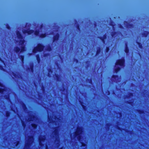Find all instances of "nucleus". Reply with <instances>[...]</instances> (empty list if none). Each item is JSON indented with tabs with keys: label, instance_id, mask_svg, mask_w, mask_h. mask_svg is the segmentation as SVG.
<instances>
[{
	"label": "nucleus",
	"instance_id": "22",
	"mask_svg": "<svg viewBox=\"0 0 149 149\" xmlns=\"http://www.w3.org/2000/svg\"><path fill=\"white\" fill-rule=\"evenodd\" d=\"M118 32L117 31H113L111 32V36L113 38H115L118 34Z\"/></svg>",
	"mask_w": 149,
	"mask_h": 149
},
{
	"label": "nucleus",
	"instance_id": "1",
	"mask_svg": "<svg viewBox=\"0 0 149 149\" xmlns=\"http://www.w3.org/2000/svg\"><path fill=\"white\" fill-rule=\"evenodd\" d=\"M82 132V128L81 127H78L77 128V130L73 134V136H72V134L71 135V138H77V139L81 142L82 140H81V134Z\"/></svg>",
	"mask_w": 149,
	"mask_h": 149
},
{
	"label": "nucleus",
	"instance_id": "21",
	"mask_svg": "<svg viewBox=\"0 0 149 149\" xmlns=\"http://www.w3.org/2000/svg\"><path fill=\"white\" fill-rule=\"evenodd\" d=\"M125 103L131 106H133L134 104V100H132L126 101L125 102Z\"/></svg>",
	"mask_w": 149,
	"mask_h": 149
},
{
	"label": "nucleus",
	"instance_id": "40",
	"mask_svg": "<svg viewBox=\"0 0 149 149\" xmlns=\"http://www.w3.org/2000/svg\"><path fill=\"white\" fill-rule=\"evenodd\" d=\"M4 97L7 100H8L9 99V97L8 95H5L4 96Z\"/></svg>",
	"mask_w": 149,
	"mask_h": 149
},
{
	"label": "nucleus",
	"instance_id": "43",
	"mask_svg": "<svg viewBox=\"0 0 149 149\" xmlns=\"http://www.w3.org/2000/svg\"><path fill=\"white\" fill-rule=\"evenodd\" d=\"M0 70H2L3 71H4L5 69L4 68V67L3 65H0Z\"/></svg>",
	"mask_w": 149,
	"mask_h": 149
},
{
	"label": "nucleus",
	"instance_id": "32",
	"mask_svg": "<svg viewBox=\"0 0 149 149\" xmlns=\"http://www.w3.org/2000/svg\"><path fill=\"white\" fill-rule=\"evenodd\" d=\"M36 59L38 63H39L40 62L41 60L40 56L39 54H38L36 56Z\"/></svg>",
	"mask_w": 149,
	"mask_h": 149
},
{
	"label": "nucleus",
	"instance_id": "24",
	"mask_svg": "<svg viewBox=\"0 0 149 149\" xmlns=\"http://www.w3.org/2000/svg\"><path fill=\"white\" fill-rule=\"evenodd\" d=\"M47 35V34L46 33H42L40 34L39 36V37L41 38H44L46 37Z\"/></svg>",
	"mask_w": 149,
	"mask_h": 149
},
{
	"label": "nucleus",
	"instance_id": "49",
	"mask_svg": "<svg viewBox=\"0 0 149 149\" xmlns=\"http://www.w3.org/2000/svg\"><path fill=\"white\" fill-rule=\"evenodd\" d=\"M0 87H4V86L3 84L0 81Z\"/></svg>",
	"mask_w": 149,
	"mask_h": 149
},
{
	"label": "nucleus",
	"instance_id": "13",
	"mask_svg": "<svg viewBox=\"0 0 149 149\" xmlns=\"http://www.w3.org/2000/svg\"><path fill=\"white\" fill-rule=\"evenodd\" d=\"M60 37V35L59 33H57L54 36L53 38V42H54L57 41Z\"/></svg>",
	"mask_w": 149,
	"mask_h": 149
},
{
	"label": "nucleus",
	"instance_id": "36",
	"mask_svg": "<svg viewBox=\"0 0 149 149\" xmlns=\"http://www.w3.org/2000/svg\"><path fill=\"white\" fill-rule=\"evenodd\" d=\"M111 77L112 79H114L115 80H116L117 78H118L119 76L117 75H113Z\"/></svg>",
	"mask_w": 149,
	"mask_h": 149
},
{
	"label": "nucleus",
	"instance_id": "60",
	"mask_svg": "<svg viewBox=\"0 0 149 149\" xmlns=\"http://www.w3.org/2000/svg\"><path fill=\"white\" fill-rule=\"evenodd\" d=\"M60 149H63V148H60Z\"/></svg>",
	"mask_w": 149,
	"mask_h": 149
},
{
	"label": "nucleus",
	"instance_id": "47",
	"mask_svg": "<svg viewBox=\"0 0 149 149\" xmlns=\"http://www.w3.org/2000/svg\"><path fill=\"white\" fill-rule=\"evenodd\" d=\"M74 61L75 62L77 63H79V60L77 59L74 58Z\"/></svg>",
	"mask_w": 149,
	"mask_h": 149
},
{
	"label": "nucleus",
	"instance_id": "23",
	"mask_svg": "<svg viewBox=\"0 0 149 149\" xmlns=\"http://www.w3.org/2000/svg\"><path fill=\"white\" fill-rule=\"evenodd\" d=\"M149 34V32L148 31H145L142 33V35L143 37H147Z\"/></svg>",
	"mask_w": 149,
	"mask_h": 149
},
{
	"label": "nucleus",
	"instance_id": "28",
	"mask_svg": "<svg viewBox=\"0 0 149 149\" xmlns=\"http://www.w3.org/2000/svg\"><path fill=\"white\" fill-rule=\"evenodd\" d=\"M52 50V47L51 45H49L47 47L46 50L50 52Z\"/></svg>",
	"mask_w": 149,
	"mask_h": 149
},
{
	"label": "nucleus",
	"instance_id": "30",
	"mask_svg": "<svg viewBox=\"0 0 149 149\" xmlns=\"http://www.w3.org/2000/svg\"><path fill=\"white\" fill-rule=\"evenodd\" d=\"M21 52L22 53L26 51V48L24 45H22L20 47Z\"/></svg>",
	"mask_w": 149,
	"mask_h": 149
},
{
	"label": "nucleus",
	"instance_id": "5",
	"mask_svg": "<svg viewBox=\"0 0 149 149\" xmlns=\"http://www.w3.org/2000/svg\"><path fill=\"white\" fill-rule=\"evenodd\" d=\"M36 47L39 51V52H41L43 51L45 47V46L43 45L40 43H38Z\"/></svg>",
	"mask_w": 149,
	"mask_h": 149
},
{
	"label": "nucleus",
	"instance_id": "20",
	"mask_svg": "<svg viewBox=\"0 0 149 149\" xmlns=\"http://www.w3.org/2000/svg\"><path fill=\"white\" fill-rule=\"evenodd\" d=\"M116 116L115 117L117 119H119L122 116V113L120 112H116Z\"/></svg>",
	"mask_w": 149,
	"mask_h": 149
},
{
	"label": "nucleus",
	"instance_id": "9",
	"mask_svg": "<svg viewBox=\"0 0 149 149\" xmlns=\"http://www.w3.org/2000/svg\"><path fill=\"white\" fill-rule=\"evenodd\" d=\"M124 24L125 25L126 24V27L128 28H132L134 27V25L131 23H129L127 21H124Z\"/></svg>",
	"mask_w": 149,
	"mask_h": 149
},
{
	"label": "nucleus",
	"instance_id": "14",
	"mask_svg": "<svg viewBox=\"0 0 149 149\" xmlns=\"http://www.w3.org/2000/svg\"><path fill=\"white\" fill-rule=\"evenodd\" d=\"M98 38L100 39L103 43L105 42V40L107 38V35L106 34H104L102 37L100 36L98 37Z\"/></svg>",
	"mask_w": 149,
	"mask_h": 149
},
{
	"label": "nucleus",
	"instance_id": "42",
	"mask_svg": "<svg viewBox=\"0 0 149 149\" xmlns=\"http://www.w3.org/2000/svg\"><path fill=\"white\" fill-rule=\"evenodd\" d=\"M5 91V89L4 88H0V93H2Z\"/></svg>",
	"mask_w": 149,
	"mask_h": 149
},
{
	"label": "nucleus",
	"instance_id": "44",
	"mask_svg": "<svg viewBox=\"0 0 149 149\" xmlns=\"http://www.w3.org/2000/svg\"><path fill=\"white\" fill-rule=\"evenodd\" d=\"M85 63L87 64V65H86L87 67H88L90 65V64H89L90 61H86V62H85Z\"/></svg>",
	"mask_w": 149,
	"mask_h": 149
},
{
	"label": "nucleus",
	"instance_id": "45",
	"mask_svg": "<svg viewBox=\"0 0 149 149\" xmlns=\"http://www.w3.org/2000/svg\"><path fill=\"white\" fill-rule=\"evenodd\" d=\"M76 27L77 29L78 30L80 31V25H79V24H77V25L76 26Z\"/></svg>",
	"mask_w": 149,
	"mask_h": 149
},
{
	"label": "nucleus",
	"instance_id": "34",
	"mask_svg": "<svg viewBox=\"0 0 149 149\" xmlns=\"http://www.w3.org/2000/svg\"><path fill=\"white\" fill-rule=\"evenodd\" d=\"M34 34L36 36H39V31L38 30H36L34 32Z\"/></svg>",
	"mask_w": 149,
	"mask_h": 149
},
{
	"label": "nucleus",
	"instance_id": "29",
	"mask_svg": "<svg viewBox=\"0 0 149 149\" xmlns=\"http://www.w3.org/2000/svg\"><path fill=\"white\" fill-rule=\"evenodd\" d=\"M25 40L24 39H20L19 41V45L21 46L24 45L25 42Z\"/></svg>",
	"mask_w": 149,
	"mask_h": 149
},
{
	"label": "nucleus",
	"instance_id": "26",
	"mask_svg": "<svg viewBox=\"0 0 149 149\" xmlns=\"http://www.w3.org/2000/svg\"><path fill=\"white\" fill-rule=\"evenodd\" d=\"M101 49L100 47H98L97 48L96 55H98L101 52Z\"/></svg>",
	"mask_w": 149,
	"mask_h": 149
},
{
	"label": "nucleus",
	"instance_id": "38",
	"mask_svg": "<svg viewBox=\"0 0 149 149\" xmlns=\"http://www.w3.org/2000/svg\"><path fill=\"white\" fill-rule=\"evenodd\" d=\"M4 25L6 26V28L7 29L9 30L11 28L9 24H5Z\"/></svg>",
	"mask_w": 149,
	"mask_h": 149
},
{
	"label": "nucleus",
	"instance_id": "18",
	"mask_svg": "<svg viewBox=\"0 0 149 149\" xmlns=\"http://www.w3.org/2000/svg\"><path fill=\"white\" fill-rule=\"evenodd\" d=\"M11 113L9 111H7L6 112L5 116L7 118H10V117Z\"/></svg>",
	"mask_w": 149,
	"mask_h": 149
},
{
	"label": "nucleus",
	"instance_id": "11",
	"mask_svg": "<svg viewBox=\"0 0 149 149\" xmlns=\"http://www.w3.org/2000/svg\"><path fill=\"white\" fill-rule=\"evenodd\" d=\"M136 111L140 115V117L141 118H142L143 117V116L142 114L145 113L144 110L141 109H137L136 110Z\"/></svg>",
	"mask_w": 149,
	"mask_h": 149
},
{
	"label": "nucleus",
	"instance_id": "56",
	"mask_svg": "<svg viewBox=\"0 0 149 149\" xmlns=\"http://www.w3.org/2000/svg\"><path fill=\"white\" fill-rule=\"evenodd\" d=\"M88 118L89 119V115H88Z\"/></svg>",
	"mask_w": 149,
	"mask_h": 149
},
{
	"label": "nucleus",
	"instance_id": "48",
	"mask_svg": "<svg viewBox=\"0 0 149 149\" xmlns=\"http://www.w3.org/2000/svg\"><path fill=\"white\" fill-rule=\"evenodd\" d=\"M119 27L121 29H123L124 27L121 24H119Z\"/></svg>",
	"mask_w": 149,
	"mask_h": 149
},
{
	"label": "nucleus",
	"instance_id": "12",
	"mask_svg": "<svg viewBox=\"0 0 149 149\" xmlns=\"http://www.w3.org/2000/svg\"><path fill=\"white\" fill-rule=\"evenodd\" d=\"M45 136L42 137H40L39 138V144L41 146H43L42 143H44L45 141Z\"/></svg>",
	"mask_w": 149,
	"mask_h": 149
},
{
	"label": "nucleus",
	"instance_id": "50",
	"mask_svg": "<svg viewBox=\"0 0 149 149\" xmlns=\"http://www.w3.org/2000/svg\"><path fill=\"white\" fill-rule=\"evenodd\" d=\"M13 75L15 77H16V75H17V74L16 73H14V72H13Z\"/></svg>",
	"mask_w": 149,
	"mask_h": 149
},
{
	"label": "nucleus",
	"instance_id": "8",
	"mask_svg": "<svg viewBox=\"0 0 149 149\" xmlns=\"http://www.w3.org/2000/svg\"><path fill=\"white\" fill-rule=\"evenodd\" d=\"M34 67L33 63H31L30 64V67L27 68V70L28 71H30L31 72H33L34 71Z\"/></svg>",
	"mask_w": 149,
	"mask_h": 149
},
{
	"label": "nucleus",
	"instance_id": "33",
	"mask_svg": "<svg viewBox=\"0 0 149 149\" xmlns=\"http://www.w3.org/2000/svg\"><path fill=\"white\" fill-rule=\"evenodd\" d=\"M136 43L138 45L139 47L141 49H143V48L142 44L140 42H136Z\"/></svg>",
	"mask_w": 149,
	"mask_h": 149
},
{
	"label": "nucleus",
	"instance_id": "16",
	"mask_svg": "<svg viewBox=\"0 0 149 149\" xmlns=\"http://www.w3.org/2000/svg\"><path fill=\"white\" fill-rule=\"evenodd\" d=\"M14 51L16 53H21L20 48L18 46L14 47Z\"/></svg>",
	"mask_w": 149,
	"mask_h": 149
},
{
	"label": "nucleus",
	"instance_id": "46",
	"mask_svg": "<svg viewBox=\"0 0 149 149\" xmlns=\"http://www.w3.org/2000/svg\"><path fill=\"white\" fill-rule=\"evenodd\" d=\"M31 126L33 128V129H36L37 127V125L35 124H31Z\"/></svg>",
	"mask_w": 149,
	"mask_h": 149
},
{
	"label": "nucleus",
	"instance_id": "61",
	"mask_svg": "<svg viewBox=\"0 0 149 149\" xmlns=\"http://www.w3.org/2000/svg\"><path fill=\"white\" fill-rule=\"evenodd\" d=\"M41 97V95H39V97Z\"/></svg>",
	"mask_w": 149,
	"mask_h": 149
},
{
	"label": "nucleus",
	"instance_id": "54",
	"mask_svg": "<svg viewBox=\"0 0 149 149\" xmlns=\"http://www.w3.org/2000/svg\"><path fill=\"white\" fill-rule=\"evenodd\" d=\"M47 55V54H45V55H44V56H46Z\"/></svg>",
	"mask_w": 149,
	"mask_h": 149
},
{
	"label": "nucleus",
	"instance_id": "62",
	"mask_svg": "<svg viewBox=\"0 0 149 149\" xmlns=\"http://www.w3.org/2000/svg\"><path fill=\"white\" fill-rule=\"evenodd\" d=\"M1 61L2 62H3V61Z\"/></svg>",
	"mask_w": 149,
	"mask_h": 149
},
{
	"label": "nucleus",
	"instance_id": "53",
	"mask_svg": "<svg viewBox=\"0 0 149 149\" xmlns=\"http://www.w3.org/2000/svg\"><path fill=\"white\" fill-rule=\"evenodd\" d=\"M45 149H48V147L47 145L46 144V148Z\"/></svg>",
	"mask_w": 149,
	"mask_h": 149
},
{
	"label": "nucleus",
	"instance_id": "63",
	"mask_svg": "<svg viewBox=\"0 0 149 149\" xmlns=\"http://www.w3.org/2000/svg\"><path fill=\"white\" fill-rule=\"evenodd\" d=\"M31 54H32L31 53H30V55H31Z\"/></svg>",
	"mask_w": 149,
	"mask_h": 149
},
{
	"label": "nucleus",
	"instance_id": "37",
	"mask_svg": "<svg viewBox=\"0 0 149 149\" xmlns=\"http://www.w3.org/2000/svg\"><path fill=\"white\" fill-rule=\"evenodd\" d=\"M49 73H48V76L49 77H50V74H49V73H52L53 72V70L51 68H49L48 70Z\"/></svg>",
	"mask_w": 149,
	"mask_h": 149
},
{
	"label": "nucleus",
	"instance_id": "39",
	"mask_svg": "<svg viewBox=\"0 0 149 149\" xmlns=\"http://www.w3.org/2000/svg\"><path fill=\"white\" fill-rule=\"evenodd\" d=\"M110 50L109 47H106L105 50V52L106 53H108L109 52Z\"/></svg>",
	"mask_w": 149,
	"mask_h": 149
},
{
	"label": "nucleus",
	"instance_id": "27",
	"mask_svg": "<svg viewBox=\"0 0 149 149\" xmlns=\"http://www.w3.org/2000/svg\"><path fill=\"white\" fill-rule=\"evenodd\" d=\"M19 58L22 63H24V56L23 55H20L19 56Z\"/></svg>",
	"mask_w": 149,
	"mask_h": 149
},
{
	"label": "nucleus",
	"instance_id": "4",
	"mask_svg": "<svg viewBox=\"0 0 149 149\" xmlns=\"http://www.w3.org/2000/svg\"><path fill=\"white\" fill-rule=\"evenodd\" d=\"M58 129L59 127H56L53 132V134H54V137H55L56 140L55 142V143H57V144L59 143V139L58 135Z\"/></svg>",
	"mask_w": 149,
	"mask_h": 149
},
{
	"label": "nucleus",
	"instance_id": "6",
	"mask_svg": "<svg viewBox=\"0 0 149 149\" xmlns=\"http://www.w3.org/2000/svg\"><path fill=\"white\" fill-rule=\"evenodd\" d=\"M17 117L20 120H7V121H24V120H22L23 118V116L22 114H21L18 113H17ZM0 121H6V120H0Z\"/></svg>",
	"mask_w": 149,
	"mask_h": 149
},
{
	"label": "nucleus",
	"instance_id": "19",
	"mask_svg": "<svg viewBox=\"0 0 149 149\" xmlns=\"http://www.w3.org/2000/svg\"><path fill=\"white\" fill-rule=\"evenodd\" d=\"M124 51L126 54H127L129 53V49L128 47L127 43H125V47Z\"/></svg>",
	"mask_w": 149,
	"mask_h": 149
},
{
	"label": "nucleus",
	"instance_id": "15",
	"mask_svg": "<svg viewBox=\"0 0 149 149\" xmlns=\"http://www.w3.org/2000/svg\"><path fill=\"white\" fill-rule=\"evenodd\" d=\"M16 34L17 38L18 39H23V36L19 31H17L16 33Z\"/></svg>",
	"mask_w": 149,
	"mask_h": 149
},
{
	"label": "nucleus",
	"instance_id": "52",
	"mask_svg": "<svg viewBox=\"0 0 149 149\" xmlns=\"http://www.w3.org/2000/svg\"><path fill=\"white\" fill-rule=\"evenodd\" d=\"M22 122V125H23V126L24 127V122Z\"/></svg>",
	"mask_w": 149,
	"mask_h": 149
},
{
	"label": "nucleus",
	"instance_id": "41",
	"mask_svg": "<svg viewBox=\"0 0 149 149\" xmlns=\"http://www.w3.org/2000/svg\"><path fill=\"white\" fill-rule=\"evenodd\" d=\"M87 81L90 84H92V81L91 78L88 79H87Z\"/></svg>",
	"mask_w": 149,
	"mask_h": 149
},
{
	"label": "nucleus",
	"instance_id": "17",
	"mask_svg": "<svg viewBox=\"0 0 149 149\" xmlns=\"http://www.w3.org/2000/svg\"><path fill=\"white\" fill-rule=\"evenodd\" d=\"M55 76L56 78V80L57 81L60 82L61 81V79L60 77V75L58 74H55Z\"/></svg>",
	"mask_w": 149,
	"mask_h": 149
},
{
	"label": "nucleus",
	"instance_id": "51",
	"mask_svg": "<svg viewBox=\"0 0 149 149\" xmlns=\"http://www.w3.org/2000/svg\"><path fill=\"white\" fill-rule=\"evenodd\" d=\"M65 90H66L65 88H63V90H61V91H65Z\"/></svg>",
	"mask_w": 149,
	"mask_h": 149
},
{
	"label": "nucleus",
	"instance_id": "2",
	"mask_svg": "<svg viewBox=\"0 0 149 149\" xmlns=\"http://www.w3.org/2000/svg\"><path fill=\"white\" fill-rule=\"evenodd\" d=\"M26 141L24 149H30L29 148L33 141V136H28L26 137Z\"/></svg>",
	"mask_w": 149,
	"mask_h": 149
},
{
	"label": "nucleus",
	"instance_id": "31",
	"mask_svg": "<svg viewBox=\"0 0 149 149\" xmlns=\"http://www.w3.org/2000/svg\"><path fill=\"white\" fill-rule=\"evenodd\" d=\"M32 52L33 53H36L37 52H39V51L36 46L34 47L32 50Z\"/></svg>",
	"mask_w": 149,
	"mask_h": 149
},
{
	"label": "nucleus",
	"instance_id": "58",
	"mask_svg": "<svg viewBox=\"0 0 149 149\" xmlns=\"http://www.w3.org/2000/svg\"><path fill=\"white\" fill-rule=\"evenodd\" d=\"M59 146V145L58 144L57 145V146L58 147Z\"/></svg>",
	"mask_w": 149,
	"mask_h": 149
},
{
	"label": "nucleus",
	"instance_id": "3",
	"mask_svg": "<svg viewBox=\"0 0 149 149\" xmlns=\"http://www.w3.org/2000/svg\"><path fill=\"white\" fill-rule=\"evenodd\" d=\"M115 64L116 65H118L120 67H124L125 65V60L124 57L117 60L115 63Z\"/></svg>",
	"mask_w": 149,
	"mask_h": 149
},
{
	"label": "nucleus",
	"instance_id": "35",
	"mask_svg": "<svg viewBox=\"0 0 149 149\" xmlns=\"http://www.w3.org/2000/svg\"><path fill=\"white\" fill-rule=\"evenodd\" d=\"M134 96L133 93H129V95H126L125 97L127 98H130V97H133Z\"/></svg>",
	"mask_w": 149,
	"mask_h": 149
},
{
	"label": "nucleus",
	"instance_id": "10",
	"mask_svg": "<svg viewBox=\"0 0 149 149\" xmlns=\"http://www.w3.org/2000/svg\"><path fill=\"white\" fill-rule=\"evenodd\" d=\"M79 102L81 106L82 109L84 111L86 112L87 111V107L86 105H85V104L81 101H79Z\"/></svg>",
	"mask_w": 149,
	"mask_h": 149
},
{
	"label": "nucleus",
	"instance_id": "57",
	"mask_svg": "<svg viewBox=\"0 0 149 149\" xmlns=\"http://www.w3.org/2000/svg\"><path fill=\"white\" fill-rule=\"evenodd\" d=\"M54 122V124L55 123V122H55V121H54V122Z\"/></svg>",
	"mask_w": 149,
	"mask_h": 149
},
{
	"label": "nucleus",
	"instance_id": "7",
	"mask_svg": "<svg viewBox=\"0 0 149 149\" xmlns=\"http://www.w3.org/2000/svg\"><path fill=\"white\" fill-rule=\"evenodd\" d=\"M34 31L32 29H28L27 30H25L23 31L22 32L24 34H26L27 33L28 35H31V34L33 33Z\"/></svg>",
	"mask_w": 149,
	"mask_h": 149
},
{
	"label": "nucleus",
	"instance_id": "25",
	"mask_svg": "<svg viewBox=\"0 0 149 149\" xmlns=\"http://www.w3.org/2000/svg\"><path fill=\"white\" fill-rule=\"evenodd\" d=\"M121 69V68L120 67H118L114 69V71L116 73H118Z\"/></svg>",
	"mask_w": 149,
	"mask_h": 149
},
{
	"label": "nucleus",
	"instance_id": "59",
	"mask_svg": "<svg viewBox=\"0 0 149 149\" xmlns=\"http://www.w3.org/2000/svg\"><path fill=\"white\" fill-rule=\"evenodd\" d=\"M82 145L83 146H85L84 145V144L82 143Z\"/></svg>",
	"mask_w": 149,
	"mask_h": 149
},
{
	"label": "nucleus",
	"instance_id": "64",
	"mask_svg": "<svg viewBox=\"0 0 149 149\" xmlns=\"http://www.w3.org/2000/svg\"><path fill=\"white\" fill-rule=\"evenodd\" d=\"M119 33H121L120 32H119Z\"/></svg>",
	"mask_w": 149,
	"mask_h": 149
},
{
	"label": "nucleus",
	"instance_id": "55",
	"mask_svg": "<svg viewBox=\"0 0 149 149\" xmlns=\"http://www.w3.org/2000/svg\"><path fill=\"white\" fill-rule=\"evenodd\" d=\"M19 143V142H18L17 143V144H16V146H17V145Z\"/></svg>",
	"mask_w": 149,
	"mask_h": 149
}]
</instances>
